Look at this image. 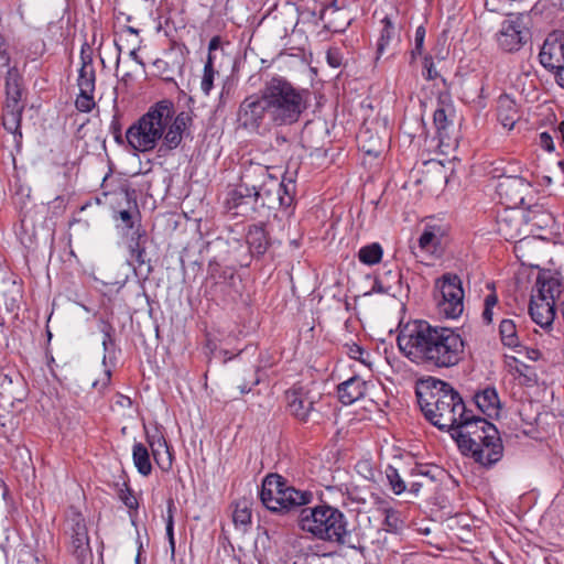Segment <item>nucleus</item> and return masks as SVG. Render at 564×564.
Instances as JSON below:
<instances>
[{"instance_id": "1", "label": "nucleus", "mask_w": 564, "mask_h": 564, "mask_svg": "<svg viewBox=\"0 0 564 564\" xmlns=\"http://www.w3.org/2000/svg\"><path fill=\"white\" fill-rule=\"evenodd\" d=\"M400 351L411 361L437 369L457 366L465 358V341L453 328L425 321L406 324L399 333Z\"/></svg>"}, {"instance_id": "2", "label": "nucleus", "mask_w": 564, "mask_h": 564, "mask_svg": "<svg viewBox=\"0 0 564 564\" xmlns=\"http://www.w3.org/2000/svg\"><path fill=\"white\" fill-rule=\"evenodd\" d=\"M416 398L425 419L442 431L449 432L466 415L462 397L443 380L429 378L421 382Z\"/></svg>"}, {"instance_id": "3", "label": "nucleus", "mask_w": 564, "mask_h": 564, "mask_svg": "<svg viewBox=\"0 0 564 564\" xmlns=\"http://www.w3.org/2000/svg\"><path fill=\"white\" fill-rule=\"evenodd\" d=\"M299 525L304 532L321 541L352 550L361 549L360 541L354 538L348 529L345 514L337 508L326 505L303 508L299 516Z\"/></svg>"}, {"instance_id": "4", "label": "nucleus", "mask_w": 564, "mask_h": 564, "mask_svg": "<svg viewBox=\"0 0 564 564\" xmlns=\"http://www.w3.org/2000/svg\"><path fill=\"white\" fill-rule=\"evenodd\" d=\"M263 89L274 118V127L296 123L310 107L311 93L282 76L267 80Z\"/></svg>"}, {"instance_id": "5", "label": "nucleus", "mask_w": 564, "mask_h": 564, "mask_svg": "<svg viewBox=\"0 0 564 564\" xmlns=\"http://www.w3.org/2000/svg\"><path fill=\"white\" fill-rule=\"evenodd\" d=\"M174 113V105L171 100L164 99L156 102L129 127L126 132L128 144L139 152L153 150L158 141H164L166 128L171 123Z\"/></svg>"}, {"instance_id": "6", "label": "nucleus", "mask_w": 564, "mask_h": 564, "mask_svg": "<svg viewBox=\"0 0 564 564\" xmlns=\"http://www.w3.org/2000/svg\"><path fill=\"white\" fill-rule=\"evenodd\" d=\"M312 494L301 491L286 485L283 477L278 474L265 476L260 490L263 506L273 512L289 511L295 507L310 503Z\"/></svg>"}, {"instance_id": "7", "label": "nucleus", "mask_w": 564, "mask_h": 564, "mask_svg": "<svg viewBox=\"0 0 564 564\" xmlns=\"http://www.w3.org/2000/svg\"><path fill=\"white\" fill-rule=\"evenodd\" d=\"M295 194V181L292 176L284 175L280 181L273 176L259 192L253 193L252 198L245 200V207H239L240 213L247 215L249 212H257L267 207H290Z\"/></svg>"}, {"instance_id": "8", "label": "nucleus", "mask_w": 564, "mask_h": 564, "mask_svg": "<svg viewBox=\"0 0 564 564\" xmlns=\"http://www.w3.org/2000/svg\"><path fill=\"white\" fill-rule=\"evenodd\" d=\"M237 123L250 132L264 133L274 127V118L270 110L263 87L259 94L247 96L239 105Z\"/></svg>"}, {"instance_id": "9", "label": "nucleus", "mask_w": 564, "mask_h": 564, "mask_svg": "<svg viewBox=\"0 0 564 564\" xmlns=\"http://www.w3.org/2000/svg\"><path fill=\"white\" fill-rule=\"evenodd\" d=\"M273 175L270 169L259 163H249L240 176V184L229 193L227 205L230 209L245 207V200L252 198Z\"/></svg>"}, {"instance_id": "10", "label": "nucleus", "mask_w": 564, "mask_h": 564, "mask_svg": "<svg viewBox=\"0 0 564 564\" xmlns=\"http://www.w3.org/2000/svg\"><path fill=\"white\" fill-rule=\"evenodd\" d=\"M22 76L15 68H10L4 77L6 104L2 115V124L4 129L14 135L22 137L20 131L21 116L23 105L21 104Z\"/></svg>"}, {"instance_id": "11", "label": "nucleus", "mask_w": 564, "mask_h": 564, "mask_svg": "<svg viewBox=\"0 0 564 564\" xmlns=\"http://www.w3.org/2000/svg\"><path fill=\"white\" fill-rule=\"evenodd\" d=\"M496 430L494 424L467 410L466 415H463L449 433L462 453H466V449H470V446L476 445V442L484 441V435H494Z\"/></svg>"}, {"instance_id": "12", "label": "nucleus", "mask_w": 564, "mask_h": 564, "mask_svg": "<svg viewBox=\"0 0 564 564\" xmlns=\"http://www.w3.org/2000/svg\"><path fill=\"white\" fill-rule=\"evenodd\" d=\"M442 299L437 303L438 312L446 318H457L464 311V290L457 274L445 273L436 280Z\"/></svg>"}, {"instance_id": "13", "label": "nucleus", "mask_w": 564, "mask_h": 564, "mask_svg": "<svg viewBox=\"0 0 564 564\" xmlns=\"http://www.w3.org/2000/svg\"><path fill=\"white\" fill-rule=\"evenodd\" d=\"M64 531L69 539L68 549L78 561H85L91 555L88 530L80 512L74 509L68 511Z\"/></svg>"}, {"instance_id": "14", "label": "nucleus", "mask_w": 564, "mask_h": 564, "mask_svg": "<svg viewBox=\"0 0 564 564\" xmlns=\"http://www.w3.org/2000/svg\"><path fill=\"white\" fill-rule=\"evenodd\" d=\"M357 141L366 155L380 156L389 145L386 123L380 120H366L357 134Z\"/></svg>"}, {"instance_id": "15", "label": "nucleus", "mask_w": 564, "mask_h": 564, "mask_svg": "<svg viewBox=\"0 0 564 564\" xmlns=\"http://www.w3.org/2000/svg\"><path fill=\"white\" fill-rule=\"evenodd\" d=\"M529 39V31L519 15L503 20L496 33L498 47L506 53L521 50Z\"/></svg>"}, {"instance_id": "16", "label": "nucleus", "mask_w": 564, "mask_h": 564, "mask_svg": "<svg viewBox=\"0 0 564 564\" xmlns=\"http://www.w3.org/2000/svg\"><path fill=\"white\" fill-rule=\"evenodd\" d=\"M533 193L530 182L522 176L509 175L499 180L497 185V194L506 205L510 207H519L525 204V199Z\"/></svg>"}, {"instance_id": "17", "label": "nucleus", "mask_w": 564, "mask_h": 564, "mask_svg": "<svg viewBox=\"0 0 564 564\" xmlns=\"http://www.w3.org/2000/svg\"><path fill=\"white\" fill-rule=\"evenodd\" d=\"M502 453V443L496 430L494 435H484V441L476 442V445L470 446V449H466L463 454L471 456L476 463L488 468L501 459Z\"/></svg>"}, {"instance_id": "18", "label": "nucleus", "mask_w": 564, "mask_h": 564, "mask_svg": "<svg viewBox=\"0 0 564 564\" xmlns=\"http://www.w3.org/2000/svg\"><path fill=\"white\" fill-rule=\"evenodd\" d=\"M541 64L556 74L564 69V33L546 37L539 54Z\"/></svg>"}, {"instance_id": "19", "label": "nucleus", "mask_w": 564, "mask_h": 564, "mask_svg": "<svg viewBox=\"0 0 564 564\" xmlns=\"http://www.w3.org/2000/svg\"><path fill=\"white\" fill-rule=\"evenodd\" d=\"M288 406L292 415L306 422L314 412V398L303 388H294L286 392Z\"/></svg>"}, {"instance_id": "20", "label": "nucleus", "mask_w": 564, "mask_h": 564, "mask_svg": "<svg viewBox=\"0 0 564 564\" xmlns=\"http://www.w3.org/2000/svg\"><path fill=\"white\" fill-rule=\"evenodd\" d=\"M22 297L21 285L7 272H0V304L12 312L19 306Z\"/></svg>"}, {"instance_id": "21", "label": "nucleus", "mask_w": 564, "mask_h": 564, "mask_svg": "<svg viewBox=\"0 0 564 564\" xmlns=\"http://www.w3.org/2000/svg\"><path fill=\"white\" fill-rule=\"evenodd\" d=\"M191 122L192 117L189 112L182 111L176 117L173 116L164 135L165 149L173 150L180 145L183 139V132Z\"/></svg>"}, {"instance_id": "22", "label": "nucleus", "mask_w": 564, "mask_h": 564, "mask_svg": "<svg viewBox=\"0 0 564 564\" xmlns=\"http://www.w3.org/2000/svg\"><path fill=\"white\" fill-rule=\"evenodd\" d=\"M367 383L360 377H351L338 386V398L341 403L348 405L364 398Z\"/></svg>"}, {"instance_id": "23", "label": "nucleus", "mask_w": 564, "mask_h": 564, "mask_svg": "<svg viewBox=\"0 0 564 564\" xmlns=\"http://www.w3.org/2000/svg\"><path fill=\"white\" fill-rule=\"evenodd\" d=\"M148 443L158 466L162 470H169L172 467V455L163 435L159 432L148 434Z\"/></svg>"}, {"instance_id": "24", "label": "nucleus", "mask_w": 564, "mask_h": 564, "mask_svg": "<svg viewBox=\"0 0 564 564\" xmlns=\"http://www.w3.org/2000/svg\"><path fill=\"white\" fill-rule=\"evenodd\" d=\"M536 291L538 293L534 295L535 300L555 305V299L561 294V283L553 276L539 274L536 279Z\"/></svg>"}, {"instance_id": "25", "label": "nucleus", "mask_w": 564, "mask_h": 564, "mask_svg": "<svg viewBox=\"0 0 564 564\" xmlns=\"http://www.w3.org/2000/svg\"><path fill=\"white\" fill-rule=\"evenodd\" d=\"M529 313L532 321L542 328H549L555 317V307L546 302L535 300L534 294L531 296Z\"/></svg>"}, {"instance_id": "26", "label": "nucleus", "mask_w": 564, "mask_h": 564, "mask_svg": "<svg viewBox=\"0 0 564 564\" xmlns=\"http://www.w3.org/2000/svg\"><path fill=\"white\" fill-rule=\"evenodd\" d=\"M444 230L440 226H426L419 238L421 250L431 254L440 253L443 249Z\"/></svg>"}, {"instance_id": "27", "label": "nucleus", "mask_w": 564, "mask_h": 564, "mask_svg": "<svg viewBox=\"0 0 564 564\" xmlns=\"http://www.w3.org/2000/svg\"><path fill=\"white\" fill-rule=\"evenodd\" d=\"M497 117L503 128L511 130L519 120V111L516 101L508 95L498 99Z\"/></svg>"}, {"instance_id": "28", "label": "nucleus", "mask_w": 564, "mask_h": 564, "mask_svg": "<svg viewBox=\"0 0 564 564\" xmlns=\"http://www.w3.org/2000/svg\"><path fill=\"white\" fill-rule=\"evenodd\" d=\"M246 240L250 252L257 257L263 256L270 246L264 228L258 225H253L249 228Z\"/></svg>"}, {"instance_id": "29", "label": "nucleus", "mask_w": 564, "mask_h": 564, "mask_svg": "<svg viewBox=\"0 0 564 564\" xmlns=\"http://www.w3.org/2000/svg\"><path fill=\"white\" fill-rule=\"evenodd\" d=\"M475 402L478 409L489 416L498 411L499 398L494 388H486L481 392L476 393Z\"/></svg>"}, {"instance_id": "30", "label": "nucleus", "mask_w": 564, "mask_h": 564, "mask_svg": "<svg viewBox=\"0 0 564 564\" xmlns=\"http://www.w3.org/2000/svg\"><path fill=\"white\" fill-rule=\"evenodd\" d=\"M95 80L96 74L91 59H84L77 79V86L79 88V91L94 93Z\"/></svg>"}, {"instance_id": "31", "label": "nucleus", "mask_w": 564, "mask_h": 564, "mask_svg": "<svg viewBox=\"0 0 564 564\" xmlns=\"http://www.w3.org/2000/svg\"><path fill=\"white\" fill-rule=\"evenodd\" d=\"M132 457L134 466L142 476H149L152 471L150 454L142 443L133 445Z\"/></svg>"}, {"instance_id": "32", "label": "nucleus", "mask_w": 564, "mask_h": 564, "mask_svg": "<svg viewBox=\"0 0 564 564\" xmlns=\"http://www.w3.org/2000/svg\"><path fill=\"white\" fill-rule=\"evenodd\" d=\"M452 111V107L449 104H445L443 98L441 97L438 100V107L434 111L433 121L437 129L440 139L443 141V138L447 135L446 129L448 128L451 121L448 120V112Z\"/></svg>"}, {"instance_id": "33", "label": "nucleus", "mask_w": 564, "mask_h": 564, "mask_svg": "<svg viewBox=\"0 0 564 564\" xmlns=\"http://www.w3.org/2000/svg\"><path fill=\"white\" fill-rule=\"evenodd\" d=\"M499 334L501 341L505 346L514 348L519 346L520 340L518 336V330L514 322L512 319H502L499 325Z\"/></svg>"}, {"instance_id": "34", "label": "nucleus", "mask_w": 564, "mask_h": 564, "mask_svg": "<svg viewBox=\"0 0 564 564\" xmlns=\"http://www.w3.org/2000/svg\"><path fill=\"white\" fill-rule=\"evenodd\" d=\"M234 523L246 528L251 523V503L248 499H240L235 505L232 513Z\"/></svg>"}, {"instance_id": "35", "label": "nucleus", "mask_w": 564, "mask_h": 564, "mask_svg": "<svg viewBox=\"0 0 564 564\" xmlns=\"http://www.w3.org/2000/svg\"><path fill=\"white\" fill-rule=\"evenodd\" d=\"M382 254L383 251L381 246L377 242H373L360 248L358 252V259L364 264L373 265L381 261Z\"/></svg>"}, {"instance_id": "36", "label": "nucleus", "mask_w": 564, "mask_h": 564, "mask_svg": "<svg viewBox=\"0 0 564 564\" xmlns=\"http://www.w3.org/2000/svg\"><path fill=\"white\" fill-rule=\"evenodd\" d=\"M139 217L140 213L137 208L134 210H119L115 216L116 220H120L118 227L123 230H135L137 226L140 225Z\"/></svg>"}, {"instance_id": "37", "label": "nucleus", "mask_w": 564, "mask_h": 564, "mask_svg": "<svg viewBox=\"0 0 564 564\" xmlns=\"http://www.w3.org/2000/svg\"><path fill=\"white\" fill-rule=\"evenodd\" d=\"M383 29L377 44V54L381 55L389 44V42L395 36V28L389 17L382 19Z\"/></svg>"}, {"instance_id": "38", "label": "nucleus", "mask_w": 564, "mask_h": 564, "mask_svg": "<svg viewBox=\"0 0 564 564\" xmlns=\"http://www.w3.org/2000/svg\"><path fill=\"white\" fill-rule=\"evenodd\" d=\"M520 221H516L513 224L512 219L508 217H501L498 220L499 232L507 239H516L519 237V228Z\"/></svg>"}, {"instance_id": "39", "label": "nucleus", "mask_w": 564, "mask_h": 564, "mask_svg": "<svg viewBox=\"0 0 564 564\" xmlns=\"http://www.w3.org/2000/svg\"><path fill=\"white\" fill-rule=\"evenodd\" d=\"M386 475L391 486V489L395 495H401L402 492L405 491L406 485L404 480L401 478L397 468L389 466L386 470Z\"/></svg>"}, {"instance_id": "40", "label": "nucleus", "mask_w": 564, "mask_h": 564, "mask_svg": "<svg viewBox=\"0 0 564 564\" xmlns=\"http://www.w3.org/2000/svg\"><path fill=\"white\" fill-rule=\"evenodd\" d=\"M214 77H215V69L213 66V57L209 54L208 58L205 63V66H204V75H203L202 84H200L202 90L206 95H208L213 88Z\"/></svg>"}, {"instance_id": "41", "label": "nucleus", "mask_w": 564, "mask_h": 564, "mask_svg": "<svg viewBox=\"0 0 564 564\" xmlns=\"http://www.w3.org/2000/svg\"><path fill=\"white\" fill-rule=\"evenodd\" d=\"M75 106L80 112H90L96 106L94 93L79 91Z\"/></svg>"}, {"instance_id": "42", "label": "nucleus", "mask_w": 564, "mask_h": 564, "mask_svg": "<svg viewBox=\"0 0 564 564\" xmlns=\"http://www.w3.org/2000/svg\"><path fill=\"white\" fill-rule=\"evenodd\" d=\"M119 499L124 503V506L129 510L137 511L139 507V502L137 497L134 496L133 491L130 489V487L127 485V482H123V488H121L118 492Z\"/></svg>"}, {"instance_id": "43", "label": "nucleus", "mask_w": 564, "mask_h": 564, "mask_svg": "<svg viewBox=\"0 0 564 564\" xmlns=\"http://www.w3.org/2000/svg\"><path fill=\"white\" fill-rule=\"evenodd\" d=\"M4 68H7L6 74L10 70V68H15L19 72L15 64L11 65L9 46L6 43L4 39L0 35V74L3 72Z\"/></svg>"}, {"instance_id": "44", "label": "nucleus", "mask_w": 564, "mask_h": 564, "mask_svg": "<svg viewBox=\"0 0 564 564\" xmlns=\"http://www.w3.org/2000/svg\"><path fill=\"white\" fill-rule=\"evenodd\" d=\"M145 231L141 229V225H138L135 230L132 231L130 242H129V249L130 253L134 254L138 249L145 248L142 243V238H144Z\"/></svg>"}, {"instance_id": "45", "label": "nucleus", "mask_w": 564, "mask_h": 564, "mask_svg": "<svg viewBox=\"0 0 564 564\" xmlns=\"http://www.w3.org/2000/svg\"><path fill=\"white\" fill-rule=\"evenodd\" d=\"M498 303V297L495 293H491L485 297V308L482 312V319L486 324H490L492 322V310Z\"/></svg>"}, {"instance_id": "46", "label": "nucleus", "mask_w": 564, "mask_h": 564, "mask_svg": "<svg viewBox=\"0 0 564 564\" xmlns=\"http://www.w3.org/2000/svg\"><path fill=\"white\" fill-rule=\"evenodd\" d=\"M529 221H532L540 227H546L552 221V216L549 213L532 210L529 215Z\"/></svg>"}, {"instance_id": "47", "label": "nucleus", "mask_w": 564, "mask_h": 564, "mask_svg": "<svg viewBox=\"0 0 564 564\" xmlns=\"http://www.w3.org/2000/svg\"><path fill=\"white\" fill-rule=\"evenodd\" d=\"M384 524L389 531H397L401 527V520L398 517L397 511L392 509H386Z\"/></svg>"}, {"instance_id": "48", "label": "nucleus", "mask_w": 564, "mask_h": 564, "mask_svg": "<svg viewBox=\"0 0 564 564\" xmlns=\"http://www.w3.org/2000/svg\"><path fill=\"white\" fill-rule=\"evenodd\" d=\"M109 129L111 134L113 135L115 141L118 144L122 145L124 143V138L121 133L120 118L117 113L112 117Z\"/></svg>"}, {"instance_id": "49", "label": "nucleus", "mask_w": 564, "mask_h": 564, "mask_svg": "<svg viewBox=\"0 0 564 564\" xmlns=\"http://www.w3.org/2000/svg\"><path fill=\"white\" fill-rule=\"evenodd\" d=\"M217 271H218V264L210 261L208 264L209 276L215 280V283L217 285L221 284V282L219 281L221 278H224V280H226L227 278H229L230 280H234V273L231 271L226 270L219 275H217Z\"/></svg>"}, {"instance_id": "50", "label": "nucleus", "mask_w": 564, "mask_h": 564, "mask_svg": "<svg viewBox=\"0 0 564 564\" xmlns=\"http://www.w3.org/2000/svg\"><path fill=\"white\" fill-rule=\"evenodd\" d=\"M425 37V29L423 26H419L415 31V46L412 50V57L414 58L416 55L422 54L423 43Z\"/></svg>"}, {"instance_id": "51", "label": "nucleus", "mask_w": 564, "mask_h": 564, "mask_svg": "<svg viewBox=\"0 0 564 564\" xmlns=\"http://www.w3.org/2000/svg\"><path fill=\"white\" fill-rule=\"evenodd\" d=\"M166 535L169 541L174 547V520H173V503H169L167 517H166Z\"/></svg>"}, {"instance_id": "52", "label": "nucleus", "mask_w": 564, "mask_h": 564, "mask_svg": "<svg viewBox=\"0 0 564 564\" xmlns=\"http://www.w3.org/2000/svg\"><path fill=\"white\" fill-rule=\"evenodd\" d=\"M111 326L108 324H104L101 328L104 333L102 347L106 352L109 351L110 347H113L115 345L113 339L111 337Z\"/></svg>"}, {"instance_id": "53", "label": "nucleus", "mask_w": 564, "mask_h": 564, "mask_svg": "<svg viewBox=\"0 0 564 564\" xmlns=\"http://www.w3.org/2000/svg\"><path fill=\"white\" fill-rule=\"evenodd\" d=\"M539 144L541 148L549 152H552L554 150L553 137L549 132L540 133Z\"/></svg>"}, {"instance_id": "54", "label": "nucleus", "mask_w": 564, "mask_h": 564, "mask_svg": "<svg viewBox=\"0 0 564 564\" xmlns=\"http://www.w3.org/2000/svg\"><path fill=\"white\" fill-rule=\"evenodd\" d=\"M424 68L426 70V79L431 80L437 77L438 74L434 67V63L431 56L424 57Z\"/></svg>"}, {"instance_id": "55", "label": "nucleus", "mask_w": 564, "mask_h": 564, "mask_svg": "<svg viewBox=\"0 0 564 564\" xmlns=\"http://www.w3.org/2000/svg\"><path fill=\"white\" fill-rule=\"evenodd\" d=\"M327 62L332 67H338L340 65V55L338 51L329 50L327 52Z\"/></svg>"}, {"instance_id": "56", "label": "nucleus", "mask_w": 564, "mask_h": 564, "mask_svg": "<svg viewBox=\"0 0 564 564\" xmlns=\"http://www.w3.org/2000/svg\"><path fill=\"white\" fill-rule=\"evenodd\" d=\"M411 476H423V477H430L433 479V476L430 475V469L427 467L417 465L414 468L411 469Z\"/></svg>"}, {"instance_id": "57", "label": "nucleus", "mask_w": 564, "mask_h": 564, "mask_svg": "<svg viewBox=\"0 0 564 564\" xmlns=\"http://www.w3.org/2000/svg\"><path fill=\"white\" fill-rule=\"evenodd\" d=\"M205 349H206V355L208 356V358L217 355V344L213 339H209V338L207 339Z\"/></svg>"}, {"instance_id": "58", "label": "nucleus", "mask_w": 564, "mask_h": 564, "mask_svg": "<svg viewBox=\"0 0 564 564\" xmlns=\"http://www.w3.org/2000/svg\"><path fill=\"white\" fill-rule=\"evenodd\" d=\"M324 14H328V15H338L340 14V7L337 6V2L336 1H333L330 4H328L325 9H324Z\"/></svg>"}, {"instance_id": "59", "label": "nucleus", "mask_w": 564, "mask_h": 564, "mask_svg": "<svg viewBox=\"0 0 564 564\" xmlns=\"http://www.w3.org/2000/svg\"><path fill=\"white\" fill-rule=\"evenodd\" d=\"M372 290L378 293H387V294L391 293V286H384L381 280L375 281Z\"/></svg>"}, {"instance_id": "60", "label": "nucleus", "mask_w": 564, "mask_h": 564, "mask_svg": "<svg viewBox=\"0 0 564 564\" xmlns=\"http://www.w3.org/2000/svg\"><path fill=\"white\" fill-rule=\"evenodd\" d=\"M132 258L137 261L139 265H142L147 262L145 260V248L138 249V251L134 252V254H131Z\"/></svg>"}, {"instance_id": "61", "label": "nucleus", "mask_w": 564, "mask_h": 564, "mask_svg": "<svg viewBox=\"0 0 564 564\" xmlns=\"http://www.w3.org/2000/svg\"><path fill=\"white\" fill-rule=\"evenodd\" d=\"M110 377H111V372L109 369L105 370V377L102 379V381H94L93 382V387L97 388L98 386H100L101 388L106 387L109 384L110 382Z\"/></svg>"}, {"instance_id": "62", "label": "nucleus", "mask_w": 564, "mask_h": 564, "mask_svg": "<svg viewBox=\"0 0 564 564\" xmlns=\"http://www.w3.org/2000/svg\"><path fill=\"white\" fill-rule=\"evenodd\" d=\"M259 381H260V380H259L258 378H256V379L251 382V384H248V383H241V384H239V387H238V388H239V390H240V392H241V393H248V392H250V391H251L252 386L258 384V383H259Z\"/></svg>"}, {"instance_id": "63", "label": "nucleus", "mask_w": 564, "mask_h": 564, "mask_svg": "<svg viewBox=\"0 0 564 564\" xmlns=\"http://www.w3.org/2000/svg\"><path fill=\"white\" fill-rule=\"evenodd\" d=\"M362 354V348L357 345H354V347L350 348V356L355 359H361Z\"/></svg>"}, {"instance_id": "64", "label": "nucleus", "mask_w": 564, "mask_h": 564, "mask_svg": "<svg viewBox=\"0 0 564 564\" xmlns=\"http://www.w3.org/2000/svg\"><path fill=\"white\" fill-rule=\"evenodd\" d=\"M423 484L419 480H412L410 481V491L412 494H419V491L421 490Z\"/></svg>"}]
</instances>
